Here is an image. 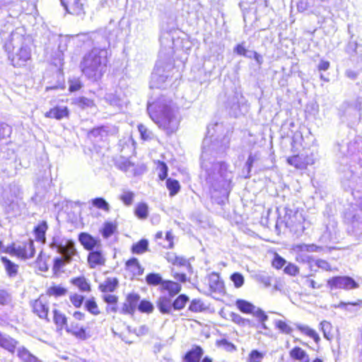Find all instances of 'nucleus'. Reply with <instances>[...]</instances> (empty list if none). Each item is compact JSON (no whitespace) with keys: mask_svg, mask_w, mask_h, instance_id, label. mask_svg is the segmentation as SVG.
Masks as SVG:
<instances>
[{"mask_svg":"<svg viewBox=\"0 0 362 362\" xmlns=\"http://www.w3.org/2000/svg\"><path fill=\"white\" fill-rule=\"evenodd\" d=\"M135 214L141 219L146 218L148 216L147 204L144 203L139 204L135 209Z\"/></svg>","mask_w":362,"mask_h":362,"instance_id":"41","label":"nucleus"},{"mask_svg":"<svg viewBox=\"0 0 362 362\" xmlns=\"http://www.w3.org/2000/svg\"><path fill=\"white\" fill-rule=\"evenodd\" d=\"M134 197V194L132 192L124 191L119 199L125 205L129 206L132 204Z\"/></svg>","mask_w":362,"mask_h":362,"instance_id":"47","label":"nucleus"},{"mask_svg":"<svg viewBox=\"0 0 362 362\" xmlns=\"http://www.w3.org/2000/svg\"><path fill=\"white\" fill-rule=\"evenodd\" d=\"M118 286L117 278H107L105 281L100 284L99 288L102 292H112Z\"/></svg>","mask_w":362,"mask_h":362,"instance_id":"22","label":"nucleus"},{"mask_svg":"<svg viewBox=\"0 0 362 362\" xmlns=\"http://www.w3.org/2000/svg\"><path fill=\"white\" fill-rule=\"evenodd\" d=\"M92 204L95 207L103 209L106 212H108L110 210L109 204L102 197H98L92 199Z\"/></svg>","mask_w":362,"mask_h":362,"instance_id":"36","label":"nucleus"},{"mask_svg":"<svg viewBox=\"0 0 362 362\" xmlns=\"http://www.w3.org/2000/svg\"><path fill=\"white\" fill-rule=\"evenodd\" d=\"M286 263V261L279 256L278 254L275 255V257L272 261V266L275 267L276 269H281L282 268Z\"/></svg>","mask_w":362,"mask_h":362,"instance_id":"56","label":"nucleus"},{"mask_svg":"<svg viewBox=\"0 0 362 362\" xmlns=\"http://www.w3.org/2000/svg\"><path fill=\"white\" fill-rule=\"evenodd\" d=\"M264 358V354L257 350H252L248 357L247 362H262Z\"/></svg>","mask_w":362,"mask_h":362,"instance_id":"50","label":"nucleus"},{"mask_svg":"<svg viewBox=\"0 0 362 362\" xmlns=\"http://www.w3.org/2000/svg\"><path fill=\"white\" fill-rule=\"evenodd\" d=\"M327 286L331 289L344 290L354 289L359 286L353 278L348 276L332 277L327 281Z\"/></svg>","mask_w":362,"mask_h":362,"instance_id":"9","label":"nucleus"},{"mask_svg":"<svg viewBox=\"0 0 362 362\" xmlns=\"http://www.w3.org/2000/svg\"><path fill=\"white\" fill-rule=\"evenodd\" d=\"M275 326L281 333L284 334H288L293 331V329L290 325H288L286 322L280 320L275 321Z\"/></svg>","mask_w":362,"mask_h":362,"instance_id":"44","label":"nucleus"},{"mask_svg":"<svg viewBox=\"0 0 362 362\" xmlns=\"http://www.w3.org/2000/svg\"><path fill=\"white\" fill-rule=\"evenodd\" d=\"M284 271L286 274L291 275V276H296L299 273L298 267L292 263H288L285 267Z\"/></svg>","mask_w":362,"mask_h":362,"instance_id":"54","label":"nucleus"},{"mask_svg":"<svg viewBox=\"0 0 362 362\" xmlns=\"http://www.w3.org/2000/svg\"><path fill=\"white\" fill-rule=\"evenodd\" d=\"M153 305L148 300H142L138 305V310L141 313H151L153 311Z\"/></svg>","mask_w":362,"mask_h":362,"instance_id":"43","label":"nucleus"},{"mask_svg":"<svg viewBox=\"0 0 362 362\" xmlns=\"http://www.w3.org/2000/svg\"><path fill=\"white\" fill-rule=\"evenodd\" d=\"M139 132L141 134V139L144 140H151L153 139V133L149 130L145 125L139 124L138 126Z\"/></svg>","mask_w":362,"mask_h":362,"instance_id":"42","label":"nucleus"},{"mask_svg":"<svg viewBox=\"0 0 362 362\" xmlns=\"http://www.w3.org/2000/svg\"><path fill=\"white\" fill-rule=\"evenodd\" d=\"M33 311L40 318L46 319L47 321H49L47 318L49 305L45 297L41 296L38 299L33 302Z\"/></svg>","mask_w":362,"mask_h":362,"instance_id":"10","label":"nucleus"},{"mask_svg":"<svg viewBox=\"0 0 362 362\" xmlns=\"http://www.w3.org/2000/svg\"><path fill=\"white\" fill-rule=\"evenodd\" d=\"M320 325L324 337L328 340L332 339L333 338L332 324L328 321L323 320L320 322Z\"/></svg>","mask_w":362,"mask_h":362,"instance_id":"32","label":"nucleus"},{"mask_svg":"<svg viewBox=\"0 0 362 362\" xmlns=\"http://www.w3.org/2000/svg\"><path fill=\"white\" fill-rule=\"evenodd\" d=\"M147 110L151 119L168 135L178 129L180 122L179 112L171 100L162 96L148 104Z\"/></svg>","mask_w":362,"mask_h":362,"instance_id":"2","label":"nucleus"},{"mask_svg":"<svg viewBox=\"0 0 362 362\" xmlns=\"http://www.w3.org/2000/svg\"><path fill=\"white\" fill-rule=\"evenodd\" d=\"M358 305V303H345L341 301L339 304L334 305V307L335 308H341L346 310H349L350 312H356Z\"/></svg>","mask_w":362,"mask_h":362,"instance_id":"39","label":"nucleus"},{"mask_svg":"<svg viewBox=\"0 0 362 362\" xmlns=\"http://www.w3.org/2000/svg\"><path fill=\"white\" fill-rule=\"evenodd\" d=\"M31 52L28 45L23 43L20 47L13 46V53L9 55L12 65L16 67H21L25 65L26 62L30 59Z\"/></svg>","mask_w":362,"mask_h":362,"instance_id":"8","label":"nucleus"},{"mask_svg":"<svg viewBox=\"0 0 362 362\" xmlns=\"http://www.w3.org/2000/svg\"><path fill=\"white\" fill-rule=\"evenodd\" d=\"M257 280L261 284H264L265 287H269L272 284V278L267 274H262L257 276Z\"/></svg>","mask_w":362,"mask_h":362,"instance_id":"57","label":"nucleus"},{"mask_svg":"<svg viewBox=\"0 0 362 362\" xmlns=\"http://www.w3.org/2000/svg\"><path fill=\"white\" fill-rule=\"evenodd\" d=\"M1 261L5 267L7 274L9 276H15L18 273V266L6 257H1Z\"/></svg>","mask_w":362,"mask_h":362,"instance_id":"28","label":"nucleus"},{"mask_svg":"<svg viewBox=\"0 0 362 362\" xmlns=\"http://www.w3.org/2000/svg\"><path fill=\"white\" fill-rule=\"evenodd\" d=\"M358 48V45L356 42H349L346 46V51L347 53L351 54L356 53L357 54V49Z\"/></svg>","mask_w":362,"mask_h":362,"instance_id":"63","label":"nucleus"},{"mask_svg":"<svg viewBox=\"0 0 362 362\" xmlns=\"http://www.w3.org/2000/svg\"><path fill=\"white\" fill-rule=\"evenodd\" d=\"M54 322L59 329H65L67 325V319L63 313L57 310H54Z\"/></svg>","mask_w":362,"mask_h":362,"instance_id":"29","label":"nucleus"},{"mask_svg":"<svg viewBox=\"0 0 362 362\" xmlns=\"http://www.w3.org/2000/svg\"><path fill=\"white\" fill-rule=\"evenodd\" d=\"M72 282L82 291H89L90 290V284L84 277L76 278L72 281Z\"/></svg>","mask_w":362,"mask_h":362,"instance_id":"37","label":"nucleus"},{"mask_svg":"<svg viewBox=\"0 0 362 362\" xmlns=\"http://www.w3.org/2000/svg\"><path fill=\"white\" fill-rule=\"evenodd\" d=\"M189 309L192 312H201L205 309V305L200 300L194 299L191 302Z\"/></svg>","mask_w":362,"mask_h":362,"instance_id":"51","label":"nucleus"},{"mask_svg":"<svg viewBox=\"0 0 362 362\" xmlns=\"http://www.w3.org/2000/svg\"><path fill=\"white\" fill-rule=\"evenodd\" d=\"M81 88V83L78 80H72L69 81V90L74 92L78 90Z\"/></svg>","mask_w":362,"mask_h":362,"instance_id":"64","label":"nucleus"},{"mask_svg":"<svg viewBox=\"0 0 362 362\" xmlns=\"http://www.w3.org/2000/svg\"><path fill=\"white\" fill-rule=\"evenodd\" d=\"M85 306L87 310L94 315L100 313L98 307L93 298L87 300L85 303Z\"/></svg>","mask_w":362,"mask_h":362,"instance_id":"45","label":"nucleus"},{"mask_svg":"<svg viewBox=\"0 0 362 362\" xmlns=\"http://www.w3.org/2000/svg\"><path fill=\"white\" fill-rule=\"evenodd\" d=\"M69 262H66L64 258L63 257H57L54 259V266L53 269L54 270H59L62 267H64L66 264H69Z\"/></svg>","mask_w":362,"mask_h":362,"instance_id":"60","label":"nucleus"},{"mask_svg":"<svg viewBox=\"0 0 362 362\" xmlns=\"http://www.w3.org/2000/svg\"><path fill=\"white\" fill-rule=\"evenodd\" d=\"M106 259L100 247L95 250H92L88 256V262L90 268H95L97 266L104 265Z\"/></svg>","mask_w":362,"mask_h":362,"instance_id":"15","label":"nucleus"},{"mask_svg":"<svg viewBox=\"0 0 362 362\" xmlns=\"http://www.w3.org/2000/svg\"><path fill=\"white\" fill-rule=\"evenodd\" d=\"M67 291L64 287L59 286H51L47 289V293L49 296L55 297L62 296L66 293Z\"/></svg>","mask_w":362,"mask_h":362,"instance_id":"40","label":"nucleus"},{"mask_svg":"<svg viewBox=\"0 0 362 362\" xmlns=\"http://www.w3.org/2000/svg\"><path fill=\"white\" fill-rule=\"evenodd\" d=\"M203 354L204 351L200 346L193 347L185 355L183 362H200Z\"/></svg>","mask_w":362,"mask_h":362,"instance_id":"20","label":"nucleus"},{"mask_svg":"<svg viewBox=\"0 0 362 362\" xmlns=\"http://www.w3.org/2000/svg\"><path fill=\"white\" fill-rule=\"evenodd\" d=\"M146 281L151 286H157L160 284L163 286V283L165 281L163 280L159 274L151 273L146 276Z\"/></svg>","mask_w":362,"mask_h":362,"instance_id":"34","label":"nucleus"},{"mask_svg":"<svg viewBox=\"0 0 362 362\" xmlns=\"http://www.w3.org/2000/svg\"><path fill=\"white\" fill-rule=\"evenodd\" d=\"M117 228L116 224L112 222H105L102 230V235L104 238H107L111 236Z\"/></svg>","mask_w":362,"mask_h":362,"instance_id":"38","label":"nucleus"},{"mask_svg":"<svg viewBox=\"0 0 362 362\" xmlns=\"http://www.w3.org/2000/svg\"><path fill=\"white\" fill-rule=\"evenodd\" d=\"M78 240L85 249L92 251L95 247H100V241L91 236L90 235L81 233L78 236Z\"/></svg>","mask_w":362,"mask_h":362,"instance_id":"14","label":"nucleus"},{"mask_svg":"<svg viewBox=\"0 0 362 362\" xmlns=\"http://www.w3.org/2000/svg\"><path fill=\"white\" fill-rule=\"evenodd\" d=\"M290 356L296 360L309 362V356L306 352L298 346L294 347L290 351Z\"/></svg>","mask_w":362,"mask_h":362,"instance_id":"26","label":"nucleus"},{"mask_svg":"<svg viewBox=\"0 0 362 362\" xmlns=\"http://www.w3.org/2000/svg\"><path fill=\"white\" fill-rule=\"evenodd\" d=\"M226 106L233 112V114L235 115V117L238 116L239 104L236 97L233 96L228 102Z\"/></svg>","mask_w":362,"mask_h":362,"instance_id":"49","label":"nucleus"},{"mask_svg":"<svg viewBox=\"0 0 362 362\" xmlns=\"http://www.w3.org/2000/svg\"><path fill=\"white\" fill-rule=\"evenodd\" d=\"M18 344V341L13 339L8 334L0 332V346L7 350L11 354L15 352L16 348Z\"/></svg>","mask_w":362,"mask_h":362,"instance_id":"19","label":"nucleus"},{"mask_svg":"<svg viewBox=\"0 0 362 362\" xmlns=\"http://www.w3.org/2000/svg\"><path fill=\"white\" fill-rule=\"evenodd\" d=\"M156 305L163 314H170L173 309L172 298L167 295L160 296L157 301Z\"/></svg>","mask_w":362,"mask_h":362,"instance_id":"17","label":"nucleus"},{"mask_svg":"<svg viewBox=\"0 0 362 362\" xmlns=\"http://www.w3.org/2000/svg\"><path fill=\"white\" fill-rule=\"evenodd\" d=\"M254 316L258 318L260 322H265L268 320V316L264 313V312L260 308H256L254 309V311L251 313Z\"/></svg>","mask_w":362,"mask_h":362,"instance_id":"55","label":"nucleus"},{"mask_svg":"<svg viewBox=\"0 0 362 362\" xmlns=\"http://www.w3.org/2000/svg\"><path fill=\"white\" fill-rule=\"evenodd\" d=\"M11 132V127L6 124H0V141Z\"/></svg>","mask_w":362,"mask_h":362,"instance_id":"59","label":"nucleus"},{"mask_svg":"<svg viewBox=\"0 0 362 362\" xmlns=\"http://www.w3.org/2000/svg\"><path fill=\"white\" fill-rule=\"evenodd\" d=\"M284 216L283 218L279 217L276 221V226L284 224L291 231L297 235L302 234L305 228L304 226L305 218L303 213L299 211H293L288 207L284 209Z\"/></svg>","mask_w":362,"mask_h":362,"instance_id":"4","label":"nucleus"},{"mask_svg":"<svg viewBox=\"0 0 362 362\" xmlns=\"http://www.w3.org/2000/svg\"><path fill=\"white\" fill-rule=\"evenodd\" d=\"M148 242L146 239H142L132 247V252L134 254H143L148 250Z\"/></svg>","mask_w":362,"mask_h":362,"instance_id":"30","label":"nucleus"},{"mask_svg":"<svg viewBox=\"0 0 362 362\" xmlns=\"http://www.w3.org/2000/svg\"><path fill=\"white\" fill-rule=\"evenodd\" d=\"M209 286L211 292L221 293L224 291V284L218 274L213 272L209 276Z\"/></svg>","mask_w":362,"mask_h":362,"instance_id":"18","label":"nucleus"},{"mask_svg":"<svg viewBox=\"0 0 362 362\" xmlns=\"http://www.w3.org/2000/svg\"><path fill=\"white\" fill-rule=\"evenodd\" d=\"M170 70L171 65L163 66V63L158 62L151 74V86L156 88H164V83L170 77Z\"/></svg>","mask_w":362,"mask_h":362,"instance_id":"6","label":"nucleus"},{"mask_svg":"<svg viewBox=\"0 0 362 362\" xmlns=\"http://www.w3.org/2000/svg\"><path fill=\"white\" fill-rule=\"evenodd\" d=\"M166 187L170 191V196L173 197L175 194H177L180 189V185L177 180L168 178L166 180Z\"/></svg>","mask_w":362,"mask_h":362,"instance_id":"31","label":"nucleus"},{"mask_svg":"<svg viewBox=\"0 0 362 362\" xmlns=\"http://www.w3.org/2000/svg\"><path fill=\"white\" fill-rule=\"evenodd\" d=\"M34 242L33 240L22 242L18 245L13 244L6 249V252L16 255L23 259H30L35 255Z\"/></svg>","mask_w":362,"mask_h":362,"instance_id":"7","label":"nucleus"},{"mask_svg":"<svg viewBox=\"0 0 362 362\" xmlns=\"http://www.w3.org/2000/svg\"><path fill=\"white\" fill-rule=\"evenodd\" d=\"M315 265L318 267V268H320L323 270H325V271H329L331 270V266L330 264L325 260L324 259H317L315 261Z\"/></svg>","mask_w":362,"mask_h":362,"instance_id":"61","label":"nucleus"},{"mask_svg":"<svg viewBox=\"0 0 362 362\" xmlns=\"http://www.w3.org/2000/svg\"><path fill=\"white\" fill-rule=\"evenodd\" d=\"M126 266L134 275H141L144 273V269L140 265L138 259L135 257L129 259L126 262Z\"/></svg>","mask_w":362,"mask_h":362,"instance_id":"24","label":"nucleus"},{"mask_svg":"<svg viewBox=\"0 0 362 362\" xmlns=\"http://www.w3.org/2000/svg\"><path fill=\"white\" fill-rule=\"evenodd\" d=\"M230 280L233 282L235 287L240 288L244 284V276L239 272H235L230 276Z\"/></svg>","mask_w":362,"mask_h":362,"instance_id":"48","label":"nucleus"},{"mask_svg":"<svg viewBox=\"0 0 362 362\" xmlns=\"http://www.w3.org/2000/svg\"><path fill=\"white\" fill-rule=\"evenodd\" d=\"M83 296L78 294H74L70 296V300L76 308L81 307L83 302Z\"/></svg>","mask_w":362,"mask_h":362,"instance_id":"58","label":"nucleus"},{"mask_svg":"<svg viewBox=\"0 0 362 362\" xmlns=\"http://www.w3.org/2000/svg\"><path fill=\"white\" fill-rule=\"evenodd\" d=\"M76 103L79 107L82 109L92 107L95 105V103L93 100H90L85 97H81L78 98Z\"/></svg>","mask_w":362,"mask_h":362,"instance_id":"46","label":"nucleus"},{"mask_svg":"<svg viewBox=\"0 0 362 362\" xmlns=\"http://www.w3.org/2000/svg\"><path fill=\"white\" fill-rule=\"evenodd\" d=\"M107 58V50L106 49L93 48L83 57L81 62V68L83 74L93 81L100 78L106 66Z\"/></svg>","mask_w":362,"mask_h":362,"instance_id":"3","label":"nucleus"},{"mask_svg":"<svg viewBox=\"0 0 362 362\" xmlns=\"http://www.w3.org/2000/svg\"><path fill=\"white\" fill-rule=\"evenodd\" d=\"M287 162L289 165L298 169H304L307 165L313 164V159L307 155L301 153L288 157Z\"/></svg>","mask_w":362,"mask_h":362,"instance_id":"11","label":"nucleus"},{"mask_svg":"<svg viewBox=\"0 0 362 362\" xmlns=\"http://www.w3.org/2000/svg\"><path fill=\"white\" fill-rule=\"evenodd\" d=\"M140 296L137 293H130L127 296L126 302L123 304L122 313L125 314H134L138 308Z\"/></svg>","mask_w":362,"mask_h":362,"instance_id":"13","label":"nucleus"},{"mask_svg":"<svg viewBox=\"0 0 362 362\" xmlns=\"http://www.w3.org/2000/svg\"><path fill=\"white\" fill-rule=\"evenodd\" d=\"M228 131L221 139H212L206 137L202 143L201 155V166L205 172V180L210 192H218L223 195L228 193L233 178L232 173L228 170V166L224 162L215 161L214 158L223 153L229 147L230 138Z\"/></svg>","mask_w":362,"mask_h":362,"instance_id":"1","label":"nucleus"},{"mask_svg":"<svg viewBox=\"0 0 362 362\" xmlns=\"http://www.w3.org/2000/svg\"><path fill=\"white\" fill-rule=\"evenodd\" d=\"M47 228V223L45 221H42L35 228L34 232L35 235V238L37 241L41 242L42 243H45V233Z\"/></svg>","mask_w":362,"mask_h":362,"instance_id":"21","label":"nucleus"},{"mask_svg":"<svg viewBox=\"0 0 362 362\" xmlns=\"http://www.w3.org/2000/svg\"><path fill=\"white\" fill-rule=\"evenodd\" d=\"M189 300V298L184 294L180 295L173 302V308L175 310H180L185 308V304Z\"/></svg>","mask_w":362,"mask_h":362,"instance_id":"35","label":"nucleus"},{"mask_svg":"<svg viewBox=\"0 0 362 362\" xmlns=\"http://www.w3.org/2000/svg\"><path fill=\"white\" fill-rule=\"evenodd\" d=\"M162 288L168 291V296L173 298L180 291L181 286L178 283L174 281H165L163 283Z\"/></svg>","mask_w":362,"mask_h":362,"instance_id":"23","label":"nucleus"},{"mask_svg":"<svg viewBox=\"0 0 362 362\" xmlns=\"http://www.w3.org/2000/svg\"><path fill=\"white\" fill-rule=\"evenodd\" d=\"M52 249H57V252L64 258L66 262H71L74 257L78 255L75 243L71 240L61 239L59 237H54L49 245Z\"/></svg>","mask_w":362,"mask_h":362,"instance_id":"5","label":"nucleus"},{"mask_svg":"<svg viewBox=\"0 0 362 362\" xmlns=\"http://www.w3.org/2000/svg\"><path fill=\"white\" fill-rule=\"evenodd\" d=\"M236 305L241 312L245 313H251L255 309L254 305L245 300H238Z\"/></svg>","mask_w":362,"mask_h":362,"instance_id":"33","label":"nucleus"},{"mask_svg":"<svg viewBox=\"0 0 362 362\" xmlns=\"http://www.w3.org/2000/svg\"><path fill=\"white\" fill-rule=\"evenodd\" d=\"M68 333H71L75 337L81 340H86L90 336L86 332V329L78 322H72L69 325L65 327Z\"/></svg>","mask_w":362,"mask_h":362,"instance_id":"12","label":"nucleus"},{"mask_svg":"<svg viewBox=\"0 0 362 362\" xmlns=\"http://www.w3.org/2000/svg\"><path fill=\"white\" fill-rule=\"evenodd\" d=\"M11 296L6 290L0 289V305H8L11 302Z\"/></svg>","mask_w":362,"mask_h":362,"instance_id":"52","label":"nucleus"},{"mask_svg":"<svg viewBox=\"0 0 362 362\" xmlns=\"http://www.w3.org/2000/svg\"><path fill=\"white\" fill-rule=\"evenodd\" d=\"M72 11H69V13H71L76 15H79L82 12L83 10V4L80 2V0H73L72 6H71Z\"/></svg>","mask_w":362,"mask_h":362,"instance_id":"53","label":"nucleus"},{"mask_svg":"<svg viewBox=\"0 0 362 362\" xmlns=\"http://www.w3.org/2000/svg\"><path fill=\"white\" fill-rule=\"evenodd\" d=\"M18 357L24 362H40V361L25 347H19L18 349Z\"/></svg>","mask_w":362,"mask_h":362,"instance_id":"25","label":"nucleus"},{"mask_svg":"<svg viewBox=\"0 0 362 362\" xmlns=\"http://www.w3.org/2000/svg\"><path fill=\"white\" fill-rule=\"evenodd\" d=\"M117 167L122 171L127 172L130 167L132 166V164L128 160H123L117 163Z\"/></svg>","mask_w":362,"mask_h":362,"instance_id":"62","label":"nucleus"},{"mask_svg":"<svg viewBox=\"0 0 362 362\" xmlns=\"http://www.w3.org/2000/svg\"><path fill=\"white\" fill-rule=\"evenodd\" d=\"M69 110L66 106H56L45 114V117L57 120L69 117Z\"/></svg>","mask_w":362,"mask_h":362,"instance_id":"16","label":"nucleus"},{"mask_svg":"<svg viewBox=\"0 0 362 362\" xmlns=\"http://www.w3.org/2000/svg\"><path fill=\"white\" fill-rule=\"evenodd\" d=\"M296 327L302 333L313 338L316 343H318L320 341V338L318 334L315 332V330L311 329L308 325L298 324V325H296Z\"/></svg>","mask_w":362,"mask_h":362,"instance_id":"27","label":"nucleus"}]
</instances>
